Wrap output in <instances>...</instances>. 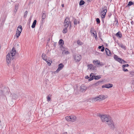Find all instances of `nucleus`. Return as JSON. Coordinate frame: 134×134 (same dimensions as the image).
Wrapping results in <instances>:
<instances>
[{"mask_svg":"<svg viewBox=\"0 0 134 134\" xmlns=\"http://www.w3.org/2000/svg\"><path fill=\"white\" fill-rule=\"evenodd\" d=\"M94 76H95L93 74L91 73L90 75V78L88 79V81H90L92 80L93 79V78L94 77Z\"/></svg>","mask_w":134,"mask_h":134,"instance_id":"nucleus-17","label":"nucleus"},{"mask_svg":"<svg viewBox=\"0 0 134 134\" xmlns=\"http://www.w3.org/2000/svg\"><path fill=\"white\" fill-rule=\"evenodd\" d=\"M65 119L66 120L68 121L74 122L76 119V117L74 115L68 116L65 117Z\"/></svg>","mask_w":134,"mask_h":134,"instance_id":"nucleus-4","label":"nucleus"},{"mask_svg":"<svg viewBox=\"0 0 134 134\" xmlns=\"http://www.w3.org/2000/svg\"><path fill=\"white\" fill-rule=\"evenodd\" d=\"M70 25V28L71 27V22L69 18L66 17L64 22V28L63 30V32L65 34L68 31L67 28L68 26Z\"/></svg>","mask_w":134,"mask_h":134,"instance_id":"nucleus-2","label":"nucleus"},{"mask_svg":"<svg viewBox=\"0 0 134 134\" xmlns=\"http://www.w3.org/2000/svg\"><path fill=\"white\" fill-rule=\"evenodd\" d=\"M88 1H90V0H87Z\"/></svg>","mask_w":134,"mask_h":134,"instance_id":"nucleus-54","label":"nucleus"},{"mask_svg":"<svg viewBox=\"0 0 134 134\" xmlns=\"http://www.w3.org/2000/svg\"><path fill=\"white\" fill-rule=\"evenodd\" d=\"M36 23L37 21L35 20H34L33 22L32 25L31 26V27L32 28H34L35 27Z\"/></svg>","mask_w":134,"mask_h":134,"instance_id":"nucleus-23","label":"nucleus"},{"mask_svg":"<svg viewBox=\"0 0 134 134\" xmlns=\"http://www.w3.org/2000/svg\"><path fill=\"white\" fill-rule=\"evenodd\" d=\"M112 85L110 84H106L102 86V88H109L112 87Z\"/></svg>","mask_w":134,"mask_h":134,"instance_id":"nucleus-13","label":"nucleus"},{"mask_svg":"<svg viewBox=\"0 0 134 134\" xmlns=\"http://www.w3.org/2000/svg\"><path fill=\"white\" fill-rule=\"evenodd\" d=\"M96 21L97 23L98 24L100 23V20L99 18H97L96 19Z\"/></svg>","mask_w":134,"mask_h":134,"instance_id":"nucleus-39","label":"nucleus"},{"mask_svg":"<svg viewBox=\"0 0 134 134\" xmlns=\"http://www.w3.org/2000/svg\"><path fill=\"white\" fill-rule=\"evenodd\" d=\"M59 43L60 45L62 47V48L63 47V46L64 44V42L63 40L61 39L59 40Z\"/></svg>","mask_w":134,"mask_h":134,"instance_id":"nucleus-19","label":"nucleus"},{"mask_svg":"<svg viewBox=\"0 0 134 134\" xmlns=\"http://www.w3.org/2000/svg\"><path fill=\"white\" fill-rule=\"evenodd\" d=\"M78 23L79 24V21H78Z\"/></svg>","mask_w":134,"mask_h":134,"instance_id":"nucleus-56","label":"nucleus"},{"mask_svg":"<svg viewBox=\"0 0 134 134\" xmlns=\"http://www.w3.org/2000/svg\"><path fill=\"white\" fill-rule=\"evenodd\" d=\"M100 117L103 122H106L107 124L111 129L114 128V125L113 121L111 120L110 116L106 115H100Z\"/></svg>","mask_w":134,"mask_h":134,"instance_id":"nucleus-1","label":"nucleus"},{"mask_svg":"<svg viewBox=\"0 0 134 134\" xmlns=\"http://www.w3.org/2000/svg\"><path fill=\"white\" fill-rule=\"evenodd\" d=\"M120 46L122 48L124 49H126V47L123 44H121L120 45Z\"/></svg>","mask_w":134,"mask_h":134,"instance_id":"nucleus-27","label":"nucleus"},{"mask_svg":"<svg viewBox=\"0 0 134 134\" xmlns=\"http://www.w3.org/2000/svg\"><path fill=\"white\" fill-rule=\"evenodd\" d=\"M28 12L27 11H26L25 12V13H26V14H27V13Z\"/></svg>","mask_w":134,"mask_h":134,"instance_id":"nucleus-52","label":"nucleus"},{"mask_svg":"<svg viewBox=\"0 0 134 134\" xmlns=\"http://www.w3.org/2000/svg\"><path fill=\"white\" fill-rule=\"evenodd\" d=\"M87 89V88L86 86L83 85H82L80 86V90L82 92H85Z\"/></svg>","mask_w":134,"mask_h":134,"instance_id":"nucleus-14","label":"nucleus"},{"mask_svg":"<svg viewBox=\"0 0 134 134\" xmlns=\"http://www.w3.org/2000/svg\"><path fill=\"white\" fill-rule=\"evenodd\" d=\"M108 97L107 96H104L102 95H99L98 96L92 99V102L100 101L104 100Z\"/></svg>","mask_w":134,"mask_h":134,"instance_id":"nucleus-3","label":"nucleus"},{"mask_svg":"<svg viewBox=\"0 0 134 134\" xmlns=\"http://www.w3.org/2000/svg\"><path fill=\"white\" fill-rule=\"evenodd\" d=\"M132 73V72H130V74H131Z\"/></svg>","mask_w":134,"mask_h":134,"instance_id":"nucleus-55","label":"nucleus"},{"mask_svg":"<svg viewBox=\"0 0 134 134\" xmlns=\"http://www.w3.org/2000/svg\"><path fill=\"white\" fill-rule=\"evenodd\" d=\"M12 98L13 99H16L18 98V96L16 94L14 93L12 94Z\"/></svg>","mask_w":134,"mask_h":134,"instance_id":"nucleus-24","label":"nucleus"},{"mask_svg":"<svg viewBox=\"0 0 134 134\" xmlns=\"http://www.w3.org/2000/svg\"><path fill=\"white\" fill-rule=\"evenodd\" d=\"M122 70L125 72H127L128 71V70L127 69H125V67H122Z\"/></svg>","mask_w":134,"mask_h":134,"instance_id":"nucleus-35","label":"nucleus"},{"mask_svg":"<svg viewBox=\"0 0 134 134\" xmlns=\"http://www.w3.org/2000/svg\"><path fill=\"white\" fill-rule=\"evenodd\" d=\"M133 22V21H132V22H131V23H132V22Z\"/></svg>","mask_w":134,"mask_h":134,"instance_id":"nucleus-57","label":"nucleus"},{"mask_svg":"<svg viewBox=\"0 0 134 134\" xmlns=\"http://www.w3.org/2000/svg\"><path fill=\"white\" fill-rule=\"evenodd\" d=\"M48 112V111H46L45 112V113H44V114L45 115H46V114Z\"/></svg>","mask_w":134,"mask_h":134,"instance_id":"nucleus-49","label":"nucleus"},{"mask_svg":"<svg viewBox=\"0 0 134 134\" xmlns=\"http://www.w3.org/2000/svg\"><path fill=\"white\" fill-rule=\"evenodd\" d=\"M129 66V65L128 64H125L123 65L122 66V67H128Z\"/></svg>","mask_w":134,"mask_h":134,"instance_id":"nucleus-40","label":"nucleus"},{"mask_svg":"<svg viewBox=\"0 0 134 134\" xmlns=\"http://www.w3.org/2000/svg\"><path fill=\"white\" fill-rule=\"evenodd\" d=\"M107 7L106 6H104L103 8V10L100 12V14L102 18H104L105 17V15L107 12V10L106 9Z\"/></svg>","mask_w":134,"mask_h":134,"instance_id":"nucleus-7","label":"nucleus"},{"mask_svg":"<svg viewBox=\"0 0 134 134\" xmlns=\"http://www.w3.org/2000/svg\"><path fill=\"white\" fill-rule=\"evenodd\" d=\"M16 51L15 49L13 48L12 49L11 52L10 53H9L10 55L12 56V57H13L16 54Z\"/></svg>","mask_w":134,"mask_h":134,"instance_id":"nucleus-10","label":"nucleus"},{"mask_svg":"<svg viewBox=\"0 0 134 134\" xmlns=\"http://www.w3.org/2000/svg\"><path fill=\"white\" fill-rule=\"evenodd\" d=\"M50 96H50V95H49L47 97V100L48 101H49L51 99Z\"/></svg>","mask_w":134,"mask_h":134,"instance_id":"nucleus-31","label":"nucleus"},{"mask_svg":"<svg viewBox=\"0 0 134 134\" xmlns=\"http://www.w3.org/2000/svg\"><path fill=\"white\" fill-rule=\"evenodd\" d=\"M93 63L94 64H96V65H98V66H102L103 65V64L102 62H100L98 60H94L93 61Z\"/></svg>","mask_w":134,"mask_h":134,"instance_id":"nucleus-12","label":"nucleus"},{"mask_svg":"<svg viewBox=\"0 0 134 134\" xmlns=\"http://www.w3.org/2000/svg\"><path fill=\"white\" fill-rule=\"evenodd\" d=\"M101 82L98 81L97 82H96L95 83L94 85V86H98V85L100 84V83Z\"/></svg>","mask_w":134,"mask_h":134,"instance_id":"nucleus-28","label":"nucleus"},{"mask_svg":"<svg viewBox=\"0 0 134 134\" xmlns=\"http://www.w3.org/2000/svg\"><path fill=\"white\" fill-rule=\"evenodd\" d=\"M102 46H99L98 47V48L99 49H100L101 48H102Z\"/></svg>","mask_w":134,"mask_h":134,"instance_id":"nucleus-47","label":"nucleus"},{"mask_svg":"<svg viewBox=\"0 0 134 134\" xmlns=\"http://www.w3.org/2000/svg\"><path fill=\"white\" fill-rule=\"evenodd\" d=\"M115 36L119 38H121L122 37V35L121 33L119 31L116 34Z\"/></svg>","mask_w":134,"mask_h":134,"instance_id":"nucleus-20","label":"nucleus"},{"mask_svg":"<svg viewBox=\"0 0 134 134\" xmlns=\"http://www.w3.org/2000/svg\"><path fill=\"white\" fill-rule=\"evenodd\" d=\"M14 57H12L9 53H8L6 56V60L7 63H8V65H9L10 63V62L12 60L14 59Z\"/></svg>","mask_w":134,"mask_h":134,"instance_id":"nucleus-8","label":"nucleus"},{"mask_svg":"<svg viewBox=\"0 0 134 134\" xmlns=\"http://www.w3.org/2000/svg\"><path fill=\"white\" fill-rule=\"evenodd\" d=\"M85 3V2L81 0L80 2L79 5H83Z\"/></svg>","mask_w":134,"mask_h":134,"instance_id":"nucleus-25","label":"nucleus"},{"mask_svg":"<svg viewBox=\"0 0 134 134\" xmlns=\"http://www.w3.org/2000/svg\"><path fill=\"white\" fill-rule=\"evenodd\" d=\"M9 89L8 88H6L4 90H0V97L3 96L5 94L9 93Z\"/></svg>","mask_w":134,"mask_h":134,"instance_id":"nucleus-5","label":"nucleus"},{"mask_svg":"<svg viewBox=\"0 0 134 134\" xmlns=\"http://www.w3.org/2000/svg\"><path fill=\"white\" fill-rule=\"evenodd\" d=\"M122 60L123 59H122L119 58V59H118V60L117 61L121 63V62L122 61Z\"/></svg>","mask_w":134,"mask_h":134,"instance_id":"nucleus-33","label":"nucleus"},{"mask_svg":"<svg viewBox=\"0 0 134 134\" xmlns=\"http://www.w3.org/2000/svg\"><path fill=\"white\" fill-rule=\"evenodd\" d=\"M48 116H47V117H48Z\"/></svg>","mask_w":134,"mask_h":134,"instance_id":"nucleus-59","label":"nucleus"},{"mask_svg":"<svg viewBox=\"0 0 134 134\" xmlns=\"http://www.w3.org/2000/svg\"><path fill=\"white\" fill-rule=\"evenodd\" d=\"M47 56L44 53L42 54V58L44 60H46V59H47Z\"/></svg>","mask_w":134,"mask_h":134,"instance_id":"nucleus-21","label":"nucleus"},{"mask_svg":"<svg viewBox=\"0 0 134 134\" xmlns=\"http://www.w3.org/2000/svg\"><path fill=\"white\" fill-rule=\"evenodd\" d=\"M77 43L78 44L81 45L83 44V43L80 40H78L77 42Z\"/></svg>","mask_w":134,"mask_h":134,"instance_id":"nucleus-26","label":"nucleus"},{"mask_svg":"<svg viewBox=\"0 0 134 134\" xmlns=\"http://www.w3.org/2000/svg\"><path fill=\"white\" fill-rule=\"evenodd\" d=\"M105 51L106 52V54L109 56H110L111 54L109 50L107 48H106L105 49Z\"/></svg>","mask_w":134,"mask_h":134,"instance_id":"nucleus-18","label":"nucleus"},{"mask_svg":"<svg viewBox=\"0 0 134 134\" xmlns=\"http://www.w3.org/2000/svg\"><path fill=\"white\" fill-rule=\"evenodd\" d=\"M80 55L79 54H76L74 56V59L76 62H79L81 59Z\"/></svg>","mask_w":134,"mask_h":134,"instance_id":"nucleus-9","label":"nucleus"},{"mask_svg":"<svg viewBox=\"0 0 134 134\" xmlns=\"http://www.w3.org/2000/svg\"><path fill=\"white\" fill-rule=\"evenodd\" d=\"M50 38H48V41H49V40H50Z\"/></svg>","mask_w":134,"mask_h":134,"instance_id":"nucleus-53","label":"nucleus"},{"mask_svg":"<svg viewBox=\"0 0 134 134\" xmlns=\"http://www.w3.org/2000/svg\"><path fill=\"white\" fill-rule=\"evenodd\" d=\"M45 60L46 61V62L47 63V64L49 66L51 65V63H50V61H49H49L47 60V59H46V60Z\"/></svg>","mask_w":134,"mask_h":134,"instance_id":"nucleus-32","label":"nucleus"},{"mask_svg":"<svg viewBox=\"0 0 134 134\" xmlns=\"http://www.w3.org/2000/svg\"><path fill=\"white\" fill-rule=\"evenodd\" d=\"M89 78V76L87 75V76H85V78L86 79H88Z\"/></svg>","mask_w":134,"mask_h":134,"instance_id":"nucleus-48","label":"nucleus"},{"mask_svg":"<svg viewBox=\"0 0 134 134\" xmlns=\"http://www.w3.org/2000/svg\"><path fill=\"white\" fill-rule=\"evenodd\" d=\"M22 30V27L21 25H20L17 27L16 34L17 38H18L20 36Z\"/></svg>","mask_w":134,"mask_h":134,"instance_id":"nucleus-6","label":"nucleus"},{"mask_svg":"<svg viewBox=\"0 0 134 134\" xmlns=\"http://www.w3.org/2000/svg\"><path fill=\"white\" fill-rule=\"evenodd\" d=\"M18 4H15V9L17 10L18 8Z\"/></svg>","mask_w":134,"mask_h":134,"instance_id":"nucleus-37","label":"nucleus"},{"mask_svg":"<svg viewBox=\"0 0 134 134\" xmlns=\"http://www.w3.org/2000/svg\"><path fill=\"white\" fill-rule=\"evenodd\" d=\"M94 77H95L94 79L95 80H97L101 78L100 77L98 76H94Z\"/></svg>","mask_w":134,"mask_h":134,"instance_id":"nucleus-30","label":"nucleus"},{"mask_svg":"<svg viewBox=\"0 0 134 134\" xmlns=\"http://www.w3.org/2000/svg\"><path fill=\"white\" fill-rule=\"evenodd\" d=\"M133 22V21H132V22H131V23H132V22Z\"/></svg>","mask_w":134,"mask_h":134,"instance_id":"nucleus-58","label":"nucleus"},{"mask_svg":"<svg viewBox=\"0 0 134 134\" xmlns=\"http://www.w3.org/2000/svg\"><path fill=\"white\" fill-rule=\"evenodd\" d=\"M61 49L63 51L62 53V54H69V52L68 51H66L65 49L64 48H62Z\"/></svg>","mask_w":134,"mask_h":134,"instance_id":"nucleus-15","label":"nucleus"},{"mask_svg":"<svg viewBox=\"0 0 134 134\" xmlns=\"http://www.w3.org/2000/svg\"><path fill=\"white\" fill-rule=\"evenodd\" d=\"M77 20L76 19H75L74 21V24L75 25H77Z\"/></svg>","mask_w":134,"mask_h":134,"instance_id":"nucleus-36","label":"nucleus"},{"mask_svg":"<svg viewBox=\"0 0 134 134\" xmlns=\"http://www.w3.org/2000/svg\"><path fill=\"white\" fill-rule=\"evenodd\" d=\"M114 59L117 61L118 60V59H119V58L116 55H114Z\"/></svg>","mask_w":134,"mask_h":134,"instance_id":"nucleus-34","label":"nucleus"},{"mask_svg":"<svg viewBox=\"0 0 134 134\" xmlns=\"http://www.w3.org/2000/svg\"><path fill=\"white\" fill-rule=\"evenodd\" d=\"M115 21L116 22V25H118V21L117 20L116 21L115 20Z\"/></svg>","mask_w":134,"mask_h":134,"instance_id":"nucleus-45","label":"nucleus"},{"mask_svg":"<svg viewBox=\"0 0 134 134\" xmlns=\"http://www.w3.org/2000/svg\"><path fill=\"white\" fill-rule=\"evenodd\" d=\"M133 4V2L132 1H130L127 4V5L130 6H131Z\"/></svg>","mask_w":134,"mask_h":134,"instance_id":"nucleus-29","label":"nucleus"},{"mask_svg":"<svg viewBox=\"0 0 134 134\" xmlns=\"http://www.w3.org/2000/svg\"><path fill=\"white\" fill-rule=\"evenodd\" d=\"M67 132H65L63 133V134H67Z\"/></svg>","mask_w":134,"mask_h":134,"instance_id":"nucleus-51","label":"nucleus"},{"mask_svg":"<svg viewBox=\"0 0 134 134\" xmlns=\"http://www.w3.org/2000/svg\"><path fill=\"white\" fill-rule=\"evenodd\" d=\"M93 31H94V29L93 28H91L90 30V32L93 34Z\"/></svg>","mask_w":134,"mask_h":134,"instance_id":"nucleus-41","label":"nucleus"},{"mask_svg":"<svg viewBox=\"0 0 134 134\" xmlns=\"http://www.w3.org/2000/svg\"><path fill=\"white\" fill-rule=\"evenodd\" d=\"M87 67L88 69H90L91 70H94L95 68L94 67L93 65L92 64H90L87 65Z\"/></svg>","mask_w":134,"mask_h":134,"instance_id":"nucleus-16","label":"nucleus"},{"mask_svg":"<svg viewBox=\"0 0 134 134\" xmlns=\"http://www.w3.org/2000/svg\"><path fill=\"white\" fill-rule=\"evenodd\" d=\"M93 36L94 37H95V38L96 39H97L98 38L97 36L96 35L94 32L93 33Z\"/></svg>","mask_w":134,"mask_h":134,"instance_id":"nucleus-38","label":"nucleus"},{"mask_svg":"<svg viewBox=\"0 0 134 134\" xmlns=\"http://www.w3.org/2000/svg\"><path fill=\"white\" fill-rule=\"evenodd\" d=\"M17 11V10H15V9H14V14H15Z\"/></svg>","mask_w":134,"mask_h":134,"instance_id":"nucleus-46","label":"nucleus"},{"mask_svg":"<svg viewBox=\"0 0 134 134\" xmlns=\"http://www.w3.org/2000/svg\"><path fill=\"white\" fill-rule=\"evenodd\" d=\"M27 14L26 13H24V17L25 18L27 16Z\"/></svg>","mask_w":134,"mask_h":134,"instance_id":"nucleus-44","label":"nucleus"},{"mask_svg":"<svg viewBox=\"0 0 134 134\" xmlns=\"http://www.w3.org/2000/svg\"><path fill=\"white\" fill-rule=\"evenodd\" d=\"M64 4H62V7H64Z\"/></svg>","mask_w":134,"mask_h":134,"instance_id":"nucleus-50","label":"nucleus"},{"mask_svg":"<svg viewBox=\"0 0 134 134\" xmlns=\"http://www.w3.org/2000/svg\"><path fill=\"white\" fill-rule=\"evenodd\" d=\"M126 63V62L124 60H122V61L121 62V64H124Z\"/></svg>","mask_w":134,"mask_h":134,"instance_id":"nucleus-42","label":"nucleus"},{"mask_svg":"<svg viewBox=\"0 0 134 134\" xmlns=\"http://www.w3.org/2000/svg\"><path fill=\"white\" fill-rule=\"evenodd\" d=\"M133 91H134V89L133 90Z\"/></svg>","mask_w":134,"mask_h":134,"instance_id":"nucleus-60","label":"nucleus"},{"mask_svg":"<svg viewBox=\"0 0 134 134\" xmlns=\"http://www.w3.org/2000/svg\"><path fill=\"white\" fill-rule=\"evenodd\" d=\"M64 66V65L62 63H60L58 65V68L55 71L56 72H58L60 70H61Z\"/></svg>","mask_w":134,"mask_h":134,"instance_id":"nucleus-11","label":"nucleus"},{"mask_svg":"<svg viewBox=\"0 0 134 134\" xmlns=\"http://www.w3.org/2000/svg\"><path fill=\"white\" fill-rule=\"evenodd\" d=\"M104 47L103 46V47H102V49H101V51L102 52H103L104 51Z\"/></svg>","mask_w":134,"mask_h":134,"instance_id":"nucleus-43","label":"nucleus"},{"mask_svg":"<svg viewBox=\"0 0 134 134\" xmlns=\"http://www.w3.org/2000/svg\"><path fill=\"white\" fill-rule=\"evenodd\" d=\"M46 14L45 13V12H43L42 15V19H44L46 18Z\"/></svg>","mask_w":134,"mask_h":134,"instance_id":"nucleus-22","label":"nucleus"}]
</instances>
